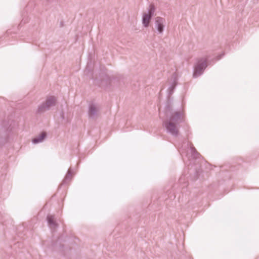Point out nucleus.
<instances>
[{"label": "nucleus", "mask_w": 259, "mask_h": 259, "mask_svg": "<svg viewBox=\"0 0 259 259\" xmlns=\"http://www.w3.org/2000/svg\"><path fill=\"white\" fill-rule=\"evenodd\" d=\"M166 116L168 119L163 121V125L165 128L167 133L176 137L179 135V133L176 123L183 121L184 113L183 110L179 109L172 111L169 107H168Z\"/></svg>", "instance_id": "nucleus-1"}, {"label": "nucleus", "mask_w": 259, "mask_h": 259, "mask_svg": "<svg viewBox=\"0 0 259 259\" xmlns=\"http://www.w3.org/2000/svg\"><path fill=\"white\" fill-rule=\"evenodd\" d=\"M208 59L207 56L198 58L194 67L193 77L195 78L201 76L207 66V61Z\"/></svg>", "instance_id": "nucleus-2"}, {"label": "nucleus", "mask_w": 259, "mask_h": 259, "mask_svg": "<svg viewBox=\"0 0 259 259\" xmlns=\"http://www.w3.org/2000/svg\"><path fill=\"white\" fill-rule=\"evenodd\" d=\"M56 97L53 96L48 97L46 100L38 106L36 112L38 113H42L50 110L56 105Z\"/></svg>", "instance_id": "nucleus-3"}, {"label": "nucleus", "mask_w": 259, "mask_h": 259, "mask_svg": "<svg viewBox=\"0 0 259 259\" xmlns=\"http://www.w3.org/2000/svg\"><path fill=\"white\" fill-rule=\"evenodd\" d=\"M155 12V7L153 4H150L147 10L144 12L142 15V23L143 26L147 28L149 26L150 21Z\"/></svg>", "instance_id": "nucleus-4"}, {"label": "nucleus", "mask_w": 259, "mask_h": 259, "mask_svg": "<svg viewBox=\"0 0 259 259\" xmlns=\"http://www.w3.org/2000/svg\"><path fill=\"white\" fill-rule=\"evenodd\" d=\"M166 21L165 19L161 17H157L155 19L154 27L158 34H162L164 31Z\"/></svg>", "instance_id": "nucleus-5"}, {"label": "nucleus", "mask_w": 259, "mask_h": 259, "mask_svg": "<svg viewBox=\"0 0 259 259\" xmlns=\"http://www.w3.org/2000/svg\"><path fill=\"white\" fill-rule=\"evenodd\" d=\"M99 110V106L95 104H91L89 105L88 114L90 118H96L98 116Z\"/></svg>", "instance_id": "nucleus-6"}, {"label": "nucleus", "mask_w": 259, "mask_h": 259, "mask_svg": "<svg viewBox=\"0 0 259 259\" xmlns=\"http://www.w3.org/2000/svg\"><path fill=\"white\" fill-rule=\"evenodd\" d=\"M177 75L176 73H174L171 76L170 85L167 90V92L169 96L173 94L175 87L177 84Z\"/></svg>", "instance_id": "nucleus-7"}, {"label": "nucleus", "mask_w": 259, "mask_h": 259, "mask_svg": "<svg viewBox=\"0 0 259 259\" xmlns=\"http://www.w3.org/2000/svg\"><path fill=\"white\" fill-rule=\"evenodd\" d=\"M47 221L48 225L51 230L56 229L58 225L55 221V218L53 215L49 214L47 216Z\"/></svg>", "instance_id": "nucleus-8"}, {"label": "nucleus", "mask_w": 259, "mask_h": 259, "mask_svg": "<svg viewBox=\"0 0 259 259\" xmlns=\"http://www.w3.org/2000/svg\"><path fill=\"white\" fill-rule=\"evenodd\" d=\"M46 137V133L45 132H42L39 136L32 139V143L36 144L41 143Z\"/></svg>", "instance_id": "nucleus-9"}, {"label": "nucleus", "mask_w": 259, "mask_h": 259, "mask_svg": "<svg viewBox=\"0 0 259 259\" xmlns=\"http://www.w3.org/2000/svg\"><path fill=\"white\" fill-rule=\"evenodd\" d=\"M189 147L192 157L193 158H198L200 156V154L196 151V150L192 145H190Z\"/></svg>", "instance_id": "nucleus-10"}, {"label": "nucleus", "mask_w": 259, "mask_h": 259, "mask_svg": "<svg viewBox=\"0 0 259 259\" xmlns=\"http://www.w3.org/2000/svg\"><path fill=\"white\" fill-rule=\"evenodd\" d=\"M71 170L70 169H68V172H67V174L66 175V176H65L64 180H63V184H65L67 183V182L68 181H70V179H71Z\"/></svg>", "instance_id": "nucleus-11"}, {"label": "nucleus", "mask_w": 259, "mask_h": 259, "mask_svg": "<svg viewBox=\"0 0 259 259\" xmlns=\"http://www.w3.org/2000/svg\"><path fill=\"white\" fill-rule=\"evenodd\" d=\"M223 55H224V54H223L222 55H221L220 56H218L217 58V60H220L222 58V56Z\"/></svg>", "instance_id": "nucleus-12"}, {"label": "nucleus", "mask_w": 259, "mask_h": 259, "mask_svg": "<svg viewBox=\"0 0 259 259\" xmlns=\"http://www.w3.org/2000/svg\"><path fill=\"white\" fill-rule=\"evenodd\" d=\"M182 180H183V178H181L180 179V182H181V181H182Z\"/></svg>", "instance_id": "nucleus-13"}, {"label": "nucleus", "mask_w": 259, "mask_h": 259, "mask_svg": "<svg viewBox=\"0 0 259 259\" xmlns=\"http://www.w3.org/2000/svg\"><path fill=\"white\" fill-rule=\"evenodd\" d=\"M62 118H63V113L62 114Z\"/></svg>", "instance_id": "nucleus-14"}]
</instances>
